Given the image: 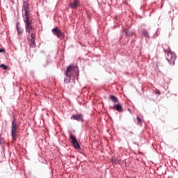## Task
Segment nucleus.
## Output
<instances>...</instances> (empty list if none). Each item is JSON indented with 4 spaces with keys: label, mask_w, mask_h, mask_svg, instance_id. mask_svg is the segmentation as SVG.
Segmentation results:
<instances>
[{
    "label": "nucleus",
    "mask_w": 178,
    "mask_h": 178,
    "mask_svg": "<svg viewBox=\"0 0 178 178\" xmlns=\"http://www.w3.org/2000/svg\"><path fill=\"white\" fill-rule=\"evenodd\" d=\"M72 145L74 147L76 148V149H80V145L79 144V142L76 140L72 143Z\"/></svg>",
    "instance_id": "12"
},
{
    "label": "nucleus",
    "mask_w": 178,
    "mask_h": 178,
    "mask_svg": "<svg viewBox=\"0 0 178 178\" xmlns=\"http://www.w3.org/2000/svg\"><path fill=\"white\" fill-rule=\"evenodd\" d=\"M165 52L167 53L165 58L170 65H175V60H176V54L170 51V49H164Z\"/></svg>",
    "instance_id": "2"
},
{
    "label": "nucleus",
    "mask_w": 178,
    "mask_h": 178,
    "mask_svg": "<svg viewBox=\"0 0 178 178\" xmlns=\"http://www.w3.org/2000/svg\"><path fill=\"white\" fill-rule=\"evenodd\" d=\"M1 52H4L3 49H0V54H1Z\"/></svg>",
    "instance_id": "19"
},
{
    "label": "nucleus",
    "mask_w": 178,
    "mask_h": 178,
    "mask_svg": "<svg viewBox=\"0 0 178 178\" xmlns=\"http://www.w3.org/2000/svg\"><path fill=\"white\" fill-rule=\"evenodd\" d=\"M78 5H79V0H74L72 3H70V8H72V9H76Z\"/></svg>",
    "instance_id": "7"
},
{
    "label": "nucleus",
    "mask_w": 178,
    "mask_h": 178,
    "mask_svg": "<svg viewBox=\"0 0 178 178\" xmlns=\"http://www.w3.org/2000/svg\"><path fill=\"white\" fill-rule=\"evenodd\" d=\"M17 122H16V119H15L12 122V130H11V136L13 141H16V138L17 137Z\"/></svg>",
    "instance_id": "4"
},
{
    "label": "nucleus",
    "mask_w": 178,
    "mask_h": 178,
    "mask_svg": "<svg viewBox=\"0 0 178 178\" xmlns=\"http://www.w3.org/2000/svg\"><path fill=\"white\" fill-rule=\"evenodd\" d=\"M66 77H76L77 76V72L76 70H74V66L70 65L67 67V70L65 72Z\"/></svg>",
    "instance_id": "3"
},
{
    "label": "nucleus",
    "mask_w": 178,
    "mask_h": 178,
    "mask_svg": "<svg viewBox=\"0 0 178 178\" xmlns=\"http://www.w3.org/2000/svg\"><path fill=\"white\" fill-rule=\"evenodd\" d=\"M144 37H146L147 38H148L149 37V35L148 34V32L147 31H143V33Z\"/></svg>",
    "instance_id": "14"
},
{
    "label": "nucleus",
    "mask_w": 178,
    "mask_h": 178,
    "mask_svg": "<svg viewBox=\"0 0 178 178\" xmlns=\"http://www.w3.org/2000/svg\"><path fill=\"white\" fill-rule=\"evenodd\" d=\"M51 31L54 35L58 37V38H61V37L63 35V34H62V31H59L57 28L53 29Z\"/></svg>",
    "instance_id": "6"
},
{
    "label": "nucleus",
    "mask_w": 178,
    "mask_h": 178,
    "mask_svg": "<svg viewBox=\"0 0 178 178\" xmlns=\"http://www.w3.org/2000/svg\"><path fill=\"white\" fill-rule=\"evenodd\" d=\"M70 138L72 144L74 143H76V141H77V138H76V136H74V135H73V134H70Z\"/></svg>",
    "instance_id": "11"
},
{
    "label": "nucleus",
    "mask_w": 178,
    "mask_h": 178,
    "mask_svg": "<svg viewBox=\"0 0 178 178\" xmlns=\"http://www.w3.org/2000/svg\"><path fill=\"white\" fill-rule=\"evenodd\" d=\"M72 77L71 76H66L64 78V83H70V80H71Z\"/></svg>",
    "instance_id": "13"
},
{
    "label": "nucleus",
    "mask_w": 178,
    "mask_h": 178,
    "mask_svg": "<svg viewBox=\"0 0 178 178\" xmlns=\"http://www.w3.org/2000/svg\"><path fill=\"white\" fill-rule=\"evenodd\" d=\"M109 99H111V101H112V102H113L115 105L116 104L117 102H119V100L118 99V97H116V96L110 95Z\"/></svg>",
    "instance_id": "10"
},
{
    "label": "nucleus",
    "mask_w": 178,
    "mask_h": 178,
    "mask_svg": "<svg viewBox=\"0 0 178 178\" xmlns=\"http://www.w3.org/2000/svg\"><path fill=\"white\" fill-rule=\"evenodd\" d=\"M113 108L115 109V111H118V112H122V105H120V103L114 104Z\"/></svg>",
    "instance_id": "9"
},
{
    "label": "nucleus",
    "mask_w": 178,
    "mask_h": 178,
    "mask_svg": "<svg viewBox=\"0 0 178 178\" xmlns=\"http://www.w3.org/2000/svg\"><path fill=\"white\" fill-rule=\"evenodd\" d=\"M136 121L138 124H141V118H140L138 116L136 118Z\"/></svg>",
    "instance_id": "15"
},
{
    "label": "nucleus",
    "mask_w": 178,
    "mask_h": 178,
    "mask_svg": "<svg viewBox=\"0 0 178 178\" xmlns=\"http://www.w3.org/2000/svg\"><path fill=\"white\" fill-rule=\"evenodd\" d=\"M0 67H3V70L8 69V67L6 65H5L4 64H1L0 65Z\"/></svg>",
    "instance_id": "16"
},
{
    "label": "nucleus",
    "mask_w": 178,
    "mask_h": 178,
    "mask_svg": "<svg viewBox=\"0 0 178 178\" xmlns=\"http://www.w3.org/2000/svg\"><path fill=\"white\" fill-rule=\"evenodd\" d=\"M156 93L159 94V95H161V92H159V90H156Z\"/></svg>",
    "instance_id": "18"
},
{
    "label": "nucleus",
    "mask_w": 178,
    "mask_h": 178,
    "mask_svg": "<svg viewBox=\"0 0 178 178\" xmlns=\"http://www.w3.org/2000/svg\"><path fill=\"white\" fill-rule=\"evenodd\" d=\"M72 120H76L77 122H84V115L83 114L73 115L71 117Z\"/></svg>",
    "instance_id": "5"
},
{
    "label": "nucleus",
    "mask_w": 178,
    "mask_h": 178,
    "mask_svg": "<svg viewBox=\"0 0 178 178\" xmlns=\"http://www.w3.org/2000/svg\"><path fill=\"white\" fill-rule=\"evenodd\" d=\"M16 30L17 31L18 35H21V34H23V29L22 27L19 26V23L16 24Z\"/></svg>",
    "instance_id": "8"
},
{
    "label": "nucleus",
    "mask_w": 178,
    "mask_h": 178,
    "mask_svg": "<svg viewBox=\"0 0 178 178\" xmlns=\"http://www.w3.org/2000/svg\"><path fill=\"white\" fill-rule=\"evenodd\" d=\"M35 37H31V44H34L35 41L34 40Z\"/></svg>",
    "instance_id": "17"
},
{
    "label": "nucleus",
    "mask_w": 178,
    "mask_h": 178,
    "mask_svg": "<svg viewBox=\"0 0 178 178\" xmlns=\"http://www.w3.org/2000/svg\"><path fill=\"white\" fill-rule=\"evenodd\" d=\"M24 12L23 20L25 23L26 31L28 33L29 37H35V35H34V28H33L31 21H30V17H29V10L25 8Z\"/></svg>",
    "instance_id": "1"
}]
</instances>
